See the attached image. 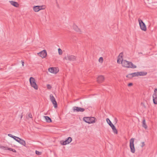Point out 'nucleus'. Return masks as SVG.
<instances>
[{"instance_id":"nucleus-1","label":"nucleus","mask_w":157,"mask_h":157,"mask_svg":"<svg viewBox=\"0 0 157 157\" xmlns=\"http://www.w3.org/2000/svg\"><path fill=\"white\" fill-rule=\"evenodd\" d=\"M121 63L122 66L127 68H136V66L134 65L131 62H129L126 60H121Z\"/></svg>"},{"instance_id":"nucleus-2","label":"nucleus","mask_w":157,"mask_h":157,"mask_svg":"<svg viewBox=\"0 0 157 157\" xmlns=\"http://www.w3.org/2000/svg\"><path fill=\"white\" fill-rule=\"evenodd\" d=\"M29 82L31 86L33 87L35 90L38 89V86L35 82V80L34 78L31 77L29 78Z\"/></svg>"},{"instance_id":"nucleus-3","label":"nucleus","mask_w":157,"mask_h":157,"mask_svg":"<svg viewBox=\"0 0 157 157\" xmlns=\"http://www.w3.org/2000/svg\"><path fill=\"white\" fill-rule=\"evenodd\" d=\"M106 121L109 125L113 129V132L116 134H117V131L115 127L112 123L110 120L109 118H107L106 119Z\"/></svg>"},{"instance_id":"nucleus-4","label":"nucleus","mask_w":157,"mask_h":157,"mask_svg":"<svg viewBox=\"0 0 157 157\" xmlns=\"http://www.w3.org/2000/svg\"><path fill=\"white\" fill-rule=\"evenodd\" d=\"M134 139L133 138H131L130 140V147L131 150V151L132 153H134L135 152V149L134 144Z\"/></svg>"},{"instance_id":"nucleus-5","label":"nucleus","mask_w":157,"mask_h":157,"mask_svg":"<svg viewBox=\"0 0 157 157\" xmlns=\"http://www.w3.org/2000/svg\"><path fill=\"white\" fill-rule=\"evenodd\" d=\"M138 20L140 29L142 30L145 31L146 30V27L145 24L140 18H139Z\"/></svg>"},{"instance_id":"nucleus-6","label":"nucleus","mask_w":157,"mask_h":157,"mask_svg":"<svg viewBox=\"0 0 157 157\" xmlns=\"http://www.w3.org/2000/svg\"><path fill=\"white\" fill-rule=\"evenodd\" d=\"M15 139H14L16 141L18 142L20 144L23 145L24 146H25L26 145V143L25 140H23L21 138L16 136V138H15Z\"/></svg>"},{"instance_id":"nucleus-7","label":"nucleus","mask_w":157,"mask_h":157,"mask_svg":"<svg viewBox=\"0 0 157 157\" xmlns=\"http://www.w3.org/2000/svg\"><path fill=\"white\" fill-rule=\"evenodd\" d=\"M75 56L72 55H67L63 58V60H69L70 61H74L75 60Z\"/></svg>"},{"instance_id":"nucleus-8","label":"nucleus","mask_w":157,"mask_h":157,"mask_svg":"<svg viewBox=\"0 0 157 157\" xmlns=\"http://www.w3.org/2000/svg\"><path fill=\"white\" fill-rule=\"evenodd\" d=\"M50 99L51 101L52 102L53 104L54 105V107L55 108H56L57 107V104L55 100V99L53 97V95L51 94L50 95Z\"/></svg>"},{"instance_id":"nucleus-9","label":"nucleus","mask_w":157,"mask_h":157,"mask_svg":"<svg viewBox=\"0 0 157 157\" xmlns=\"http://www.w3.org/2000/svg\"><path fill=\"white\" fill-rule=\"evenodd\" d=\"M72 140L71 137H69L67 138L66 140L62 143V141H61V144L62 145H66L69 144L71 142Z\"/></svg>"},{"instance_id":"nucleus-10","label":"nucleus","mask_w":157,"mask_h":157,"mask_svg":"<svg viewBox=\"0 0 157 157\" xmlns=\"http://www.w3.org/2000/svg\"><path fill=\"white\" fill-rule=\"evenodd\" d=\"M38 55L41 57L42 58H45L47 56V53L46 51L44 50L37 53Z\"/></svg>"},{"instance_id":"nucleus-11","label":"nucleus","mask_w":157,"mask_h":157,"mask_svg":"<svg viewBox=\"0 0 157 157\" xmlns=\"http://www.w3.org/2000/svg\"><path fill=\"white\" fill-rule=\"evenodd\" d=\"M73 109L74 112L76 111L77 112H83L85 110L84 108L75 106L73 107Z\"/></svg>"},{"instance_id":"nucleus-12","label":"nucleus","mask_w":157,"mask_h":157,"mask_svg":"<svg viewBox=\"0 0 157 157\" xmlns=\"http://www.w3.org/2000/svg\"><path fill=\"white\" fill-rule=\"evenodd\" d=\"M104 80V77L102 75L99 76L97 78V81L99 83L103 82Z\"/></svg>"},{"instance_id":"nucleus-13","label":"nucleus","mask_w":157,"mask_h":157,"mask_svg":"<svg viewBox=\"0 0 157 157\" xmlns=\"http://www.w3.org/2000/svg\"><path fill=\"white\" fill-rule=\"evenodd\" d=\"M10 4L14 7H19V5L17 2L12 1H10Z\"/></svg>"},{"instance_id":"nucleus-14","label":"nucleus","mask_w":157,"mask_h":157,"mask_svg":"<svg viewBox=\"0 0 157 157\" xmlns=\"http://www.w3.org/2000/svg\"><path fill=\"white\" fill-rule=\"evenodd\" d=\"M40 7L39 6H35L33 7V10L35 12H37L41 10V9H40Z\"/></svg>"},{"instance_id":"nucleus-15","label":"nucleus","mask_w":157,"mask_h":157,"mask_svg":"<svg viewBox=\"0 0 157 157\" xmlns=\"http://www.w3.org/2000/svg\"><path fill=\"white\" fill-rule=\"evenodd\" d=\"M147 73L146 72L141 71L138 72V76H145L147 74Z\"/></svg>"},{"instance_id":"nucleus-16","label":"nucleus","mask_w":157,"mask_h":157,"mask_svg":"<svg viewBox=\"0 0 157 157\" xmlns=\"http://www.w3.org/2000/svg\"><path fill=\"white\" fill-rule=\"evenodd\" d=\"M83 120L86 122L90 124V119L89 117H84L83 118Z\"/></svg>"},{"instance_id":"nucleus-17","label":"nucleus","mask_w":157,"mask_h":157,"mask_svg":"<svg viewBox=\"0 0 157 157\" xmlns=\"http://www.w3.org/2000/svg\"><path fill=\"white\" fill-rule=\"evenodd\" d=\"M46 121L48 123L52 122V120L51 118L48 116H44Z\"/></svg>"},{"instance_id":"nucleus-18","label":"nucleus","mask_w":157,"mask_h":157,"mask_svg":"<svg viewBox=\"0 0 157 157\" xmlns=\"http://www.w3.org/2000/svg\"><path fill=\"white\" fill-rule=\"evenodd\" d=\"M142 126L145 129L147 128V126L146 124L145 121L144 119L142 121Z\"/></svg>"},{"instance_id":"nucleus-19","label":"nucleus","mask_w":157,"mask_h":157,"mask_svg":"<svg viewBox=\"0 0 157 157\" xmlns=\"http://www.w3.org/2000/svg\"><path fill=\"white\" fill-rule=\"evenodd\" d=\"M74 28L76 31L80 33H81V31L78 28V27L77 26H74Z\"/></svg>"},{"instance_id":"nucleus-20","label":"nucleus","mask_w":157,"mask_h":157,"mask_svg":"<svg viewBox=\"0 0 157 157\" xmlns=\"http://www.w3.org/2000/svg\"><path fill=\"white\" fill-rule=\"evenodd\" d=\"M90 119V124L94 123L95 121V118L94 117H89Z\"/></svg>"},{"instance_id":"nucleus-21","label":"nucleus","mask_w":157,"mask_h":157,"mask_svg":"<svg viewBox=\"0 0 157 157\" xmlns=\"http://www.w3.org/2000/svg\"><path fill=\"white\" fill-rule=\"evenodd\" d=\"M153 103L155 104H157V97L152 96Z\"/></svg>"},{"instance_id":"nucleus-22","label":"nucleus","mask_w":157,"mask_h":157,"mask_svg":"<svg viewBox=\"0 0 157 157\" xmlns=\"http://www.w3.org/2000/svg\"><path fill=\"white\" fill-rule=\"evenodd\" d=\"M55 67H50L48 68V71L51 73H54Z\"/></svg>"},{"instance_id":"nucleus-23","label":"nucleus","mask_w":157,"mask_h":157,"mask_svg":"<svg viewBox=\"0 0 157 157\" xmlns=\"http://www.w3.org/2000/svg\"><path fill=\"white\" fill-rule=\"evenodd\" d=\"M152 96L157 97V89L156 88L154 90V93L153 94Z\"/></svg>"},{"instance_id":"nucleus-24","label":"nucleus","mask_w":157,"mask_h":157,"mask_svg":"<svg viewBox=\"0 0 157 157\" xmlns=\"http://www.w3.org/2000/svg\"><path fill=\"white\" fill-rule=\"evenodd\" d=\"M133 77L138 76V72L132 73Z\"/></svg>"},{"instance_id":"nucleus-25","label":"nucleus","mask_w":157,"mask_h":157,"mask_svg":"<svg viewBox=\"0 0 157 157\" xmlns=\"http://www.w3.org/2000/svg\"><path fill=\"white\" fill-rule=\"evenodd\" d=\"M8 147H4L0 145V148L5 150H8Z\"/></svg>"},{"instance_id":"nucleus-26","label":"nucleus","mask_w":157,"mask_h":157,"mask_svg":"<svg viewBox=\"0 0 157 157\" xmlns=\"http://www.w3.org/2000/svg\"><path fill=\"white\" fill-rule=\"evenodd\" d=\"M59 71V69L55 67L54 68V71L53 73L56 74Z\"/></svg>"},{"instance_id":"nucleus-27","label":"nucleus","mask_w":157,"mask_h":157,"mask_svg":"<svg viewBox=\"0 0 157 157\" xmlns=\"http://www.w3.org/2000/svg\"><path fill=\"white\" fill-rule=\"evenodd\" d=\"M127 77L129 78H133L132 75V73L129 74L126 76Z\"/></svg>"},{"instance_id":"nucleus-28","label":"nucleus","mask_w":157,"mask_h":157,"mask_svg":"<svg viewBox=\"0 0 157 157\" xmlns=\"http://www.w3.org/2000/svg\"><path fill=\"white\" fill-rule=\"evenodd\" d=\"M123 53L122 52H121L119 55V56H118V58H121V59L122 60H123L122 59V58L123 57Z\"/></svg>"},{"instance_id":"nucleus-29","label":"nucleus","mask_w":157,"mask_h":157,"mask_svg":"<svg viewBox=\"0 0 157 157\" xmlns=\"http://www.w3.org/2000/svg\"><path fill=\"white\" fill-rule=\"evenodd\" d=\"M8 136H10V137L13 138V139H15V138H16V136H13L12 134H8Z\"/></svg>"},{"instance_id":"nucleus-30","label":"nucleus","mask_w":157,"mask_h":157,"mask_svg":"<svg viewBox=\"0 0 157 157\" xmlns=\"http://www.w3.org/2000/svg\"><path fill=\"white\" fill-rule=\"evenodd\" d=\"M8 150H9L10 151H12L14 152H16V151L15 150L11 148H8Z\"/></svg>"},{"instance_id":"nucleus-31","label":"nucleus","mask_w":157,"mask_h":157,"mask_svg":"<svg viewBox=\"0 0 157 157\" xmlns=\"http://www.w3.org/2000/svg\"><path fill=\"white\" fill-rule=\"evenodd\" d=\"M36 154L37 155H40L41 154V152L36 150Z\"/></svg>"},{"instance_id":"nucleus-32","label":"nucleus","mask_w":157,"mask_h":157,"mask_svg":"<svg viewBox=\"0 0 157 157\" xmlns=\"http://www.w3.org/2000/svg\"><path fill=\"white\" fill-rule=\"evenodd\" d=\"M103 60V59L102 57H101L99 58V61L100 62H102Z\"/></svg>"},{"instance_id":"nucleus-33","label":"nucleus","mask_w":157,"mask_h":157,"mask_svg":"<svg viewBox=\"0 0 157 157\" xmlns=\"http://www.w3.org/2000/svg\"><path fill=\"white\" fill-rule=\"evenodd\" d=\"M47 87L48 89H50L52 88L51 86L49 84H48L47 85Z\"/></svg>"},{"instance_id":"nucleus-34","label":"nucleus","mask_w":157,"mask_h":157,"mask_svg":"<svg viewBox=\"0 0 157 157\" xmlns=\"http://www.w3.org/2000/svg\"><path fill=\"white\" fill-rule=\"evenodd\" d=\"M122 59L121 58H118L117 60V63H120L121 61V62Z\"/></svg>"},{"instance_id":"nucleus-35","label":"nucleus","mask_w":157,"mask_h":157,"mask_svg":"<svg viewBox=\"0 0 157 157\" xmlns=\"http://www.w3.org/2000/svg\"><path fill=\"white\" fill-rule=\"evenodd\" d=\"M40 9H41V10L44 9L45 8V6H40Z\"/></svg>"},{"instance_id":"nucleus-36","label":"nucleus","mask_w":157,"mask_h":157,"mask_svg":"<svg viewBox=\"0 0 157 157\" xmlns=\"http://www.w3.org/2000/svg\"><path fill=\"white\" fill-rule=\"evenodd\" d=\"M63 53V51L62 50L59 48V55H61Z\"/></svg>"},{"instance_id":"nucleus-37","label":"nucleus","mask_w":157,"mask_h":157,"mask_svg":"<svg viewBox=\"0 0 157 157\" xmlns=\"http://www.w3.org/2000/svg\"><path fill=\"white\" fill-rule=\"evenodd\" d=\"M132 85V83H130L128 84V86H131Z\"/></svg>"},{"instance_id":"nucleus-38","label":"nucleus","mask_w":157,"mask_h":157,"mask_svg":"<svg viewBox=\"0 0 157 157\" xmlns=\"http://www.w3.org/2000/svg\"><path fill=\"white\" fill-rule=\"evenodd\" d=\"M142 145L141 146V147H143L144 146L145 144H144V142H142Z\"/></svg>"},{"instance_id":"nucleus-39","label":"nucleus","mask_w":157,"mask_h":157,"mask_svg":"<svg viewBox=\"0 0 157 157\" xmlns=\"http://www.w3.org/2000/svg\"><path fill=\"white\" fill-rule=\"evenodd\" d=\"M29 117L31 118H32V115H31V113H29Z\"/></svg>"},{"instance_id":"nucleus-40","label":"nucleus","mask_w":157,"mask_h":157,"mask_svg":"<svg viewBox=\"0 0 157 157\" xmlns=\"http://www.w3.org/2000/svg\"><path fill=\"white\" fill-rule=\"evenodd\" d=\"M21 62H22V66L23 67L24 66V61H21Z\"/></svg>"},{"instance_id":"nucleus-41","label":"nucleus","mask_w":157,"mask_h":157,"mask_svg":"<svg viewBox=\"0 0 157 157\" xmlns=\"http://www.w3.org/2000/svg\"><path fill=\"white\" fill-rule=\"evenodd\" d=\"M115 122H116V123H117V119L116 118L115 119Z\"/></svg>"},{"instance_id":"nucleus-42","label":"nucleus","mask_w":157,"mask_h":157,"mask_svg":"<svg viewBox=\"0 0 157 157\" xmlns=\"http://www.w3.org/2000/svg\"><path fill=\"white\" fill-rule=\"evenodd\" d=\"M55 1L56 2L57 5V6H58V2H57V0H55Z\"/></svg>"},{"instance_id":"nucleus-43","label":"nucleus","mask_w":157,"mask_h":157,"mask_svg":"<svg viewBox=\"0 0 157 157\" xmlns=\"http://www.w3.org/2000/svg\"><path fill=\"white\" fill-rule=\"evenodd\" d=\"M58 52L59 53V48H58Z\"/></svg>"},{"instance_id":"nucleus-44","label":"nucleus","mask_w":157,"mask_h":157,"mask_svg":"<svg viewBox=\"0 0 157 157\" xmlns=\"http://www.w3.org/2000/svg\"><path fill=\"white\" fill-rule=\"evenodd\" d=\"M139 54H142V53H141V52H140V53H139Z\"/></svg>"}]
</instances>
